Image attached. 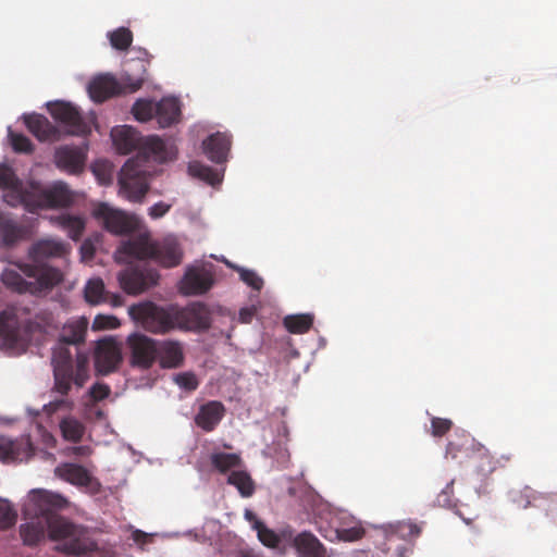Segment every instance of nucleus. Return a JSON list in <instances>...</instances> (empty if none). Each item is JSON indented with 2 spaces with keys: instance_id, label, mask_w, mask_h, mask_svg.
I'll return each mask as SVG.
<instances>
[{
  "instance_id": "f257e3e1",
  "label": "nucleus",
  "mask_w": 557,
  "mask_h": 557,
  "mask_svg": "<svg viewBox=\"0 0 557 557\" xmlns=\"http://www.w3.org/2000/svg\"><path fill=\"white\" fill-rule=\"evenodd\" d=\"M71 252V245L57 238H42L35 242L28 249L32 263L18 262L13 269H4L1 282L18 294L37 295L51 290L63 281V273L58 268L46 263L53 258H65Z\"/></svg>"
},
{
  "instance_id": "f03ea898",
  "label": "nucleus",
  "mask_w": 557,
  "mask_h": 557,
  "mask_svg": "<svg viewBox=\"0 0 557 557\" xmlns=\"http://www.w3.org/2000/svg\"><path fill=\"white\" fill-rule=\"evenodd\" d=\"M34 513L46 519L49 537L58 541L57 549L61 553L84 556L98 549L97 543L88 535L85 528L54 515L69 506V500L61 494L47 490H34L30 493Z\"/></svg>"
},
{
  "instance_id": "7ed1b4c3",
  "label": "nucleus",
  "mask_w": 557,
  "mask_h": 557,
  "mask_svg": "<svg viewBox=\"0 0 557 557\" xmlns=\"http://www.w3.org/2000/svg\"><path fill=\"white\" fill-rule=\"evenodd\" d=\"M88 321L85 318L71 320L64 324L58 344L52 350L51 364L53 368L52 391L66 395L74 385L82 388L89 379L88 358L84 354L73 359L69 345H77L85 341Z\"/></svg>"
},
{
  "instance_id": "20e7f679",
  "label": "nucleus",
  "mask_w": 557,
  "mask_h": 557,
  "mask_svg": "<svg viewBox=\"0 0 557 557\" xmlns=\"http://www.w3.org/2000/svg\"><path fill=\"white\" fill-rule=\"evenodd\" d=\"M115 255L116 259L122 262L131 263V259H152L165 268H173L181 263L183 251L173 237L150 243L147 237L139 236L123 242Z\"/></svg>"
},
{
  "instance_id": "39448f33",
  "label": "nucleus",
  "mask_w": 557,
  "mask_h": 557,
  "mask_svg": "<svg viewBox=\"0 0 557 557\" xmlns=\"http://www.w3.org/2000/svg\"><path fill=\"white\" fill-rule=\"evenodd\" d=\"M421 529L410 521H400L380 532L375 549L355 550L350 557H405L409 552L407 542L417 537Z\"/></svg>"
},
{
  "instance_id": "423d86ee",
  "label": "nucleus",
  "mask_w": 557,
  "mask_h": 557,
  "mask_svg": "<svg viewBox=\"0 0 557 557\" xmlns=\"http://www.w3.org/2000/svg\"><path fill=\"white\" fill-rule=\"evenodd\" d=\"M131 318L146 331L164 334L176 329L175 306L163 308L147 301L128 308Z\"/></svg>"
},
{
  "instance_id": "0eeeda50",
  "label": "nucleus",
  "mask_w": 557,
  "mask_h": 557,
  "mask_svg": "<svg viewBox=\"0 0 557 557\" xmlns=\"http://www.w3.org/2000/svg\"><path fill=\"white\" fill-rule=\"evenodd\" d=\"M148 177L145 159L139 157L128 159L119 176L121 193L132 201H141L149 189Z\"/></svg>"
},
{
  "instance_id": "6e6552de",
  "label": "nucleus",
  "mask_w": 557,
  "mask_h": 557,
  "mask_svg": "<svg viewBox=\"0 0 557 557\" xmlns=\"http://www.w3.org/2000/svg\"><path fill=\"white\" fill-rule=\"evenodd\" d=\"M145 77H131L128 74L117 81L111 74H103L95 77L88 85L90 98L96 102H103L107 99L120 94L135 92L141 88Z\"/></svg>"
},
{
  "instance_id": "1a4fd4ad",
  "label": "nucleus",
  "mask_w": 557,
  "mask_h": 557,
  "mask_svg": "<svg viewBox=\"0 0 557 557\" xmlns=\"http://www.w3.org/2000/svg\"><path fill=\"white\" fill-rule=\"evenodd\" d=\"M135 264H129L119 274L121 287L127 294H140L156 285L159 280L157 270L148 267L146 259H136Z\"/></svg>"
},
{
  "instance_id": "9d476101",
  "label": "nucleus",
  "mask_w": 557,
  "mask_h": 557,
  "mask_svg": "<svg viewBox=\"0 0 557 557\" xmlns=\"http://www.w3.org/2000/svg\"><path fill=\"white\" fill-rule=\"evenodd\" d=\"M92 215L102 223L108 232L115 235L129 234L137 227V221L134 216L104 202L98 203L94 208Z\"/></svg>"
},
{
  "instance_id": "9b49d317",
  "label": "nucleus",
  "mask_w": 557,
  "mask_h": 557,
  "mask_svg": "<svg viewBox=\"0 0 557 557\" xmlns=\"http://www.w3.org/2000/svg\"><path fill=\"white\" fill-rule=\"evenodd\" d=\"M157 341L141 333H133L126 338L129 362L133 367L149 369L157 360Z\"/></svg>"
},
{
  "instance_id": "f8f14e48",
  "label": "nucleus",
  "mask_w": 557,
  "mask_h": 557,
  "mask_svg": "<svg viewBox=\"0 0 557 557\" xmlns=\"http://www.w3.org/2000/svg\"><path fill=\"white\" fill-rule=\"evenodd\" d=\"M176 329L207 331L211 325V312L202 302H193L185 308L175 306Z\"/></svg>"
},
{
  "instance_id": "ddd939ff",
  "label": "nucleus",
  "mask_w": 557,
  "mask_h": 557,
  "mask_svg": "<svg viewBox=\"0 0 557 557\" xmlns=\"http://www.w3.org/2000/svg\"><path fill=\"white\" fill-rule=\"evenodd\" d=\"M74 195L64 182H55L48 188L36 183V205L39 209L65 208L73 203Z\"/></svg>"
},
{
  "instance_id": "4468645a",
  "label": "nucleus",
  "mask_w": 557,
  "mask_h": 557,
  "mask_svg": "<svg viewBox=\"0 0 557 557\" xmlns=\"http://www.w3.org/2000/svg\"><path fill=\"white\" fill-rule=\"evenodd\" d=\"M95 369L97 373L107 375L114 372L122 362V350L113 338H104L95 348Z\"/></svg>"
},
{
  "instance_id": "2eb2a0df",
  "label": "nucleus",
  "mask_w": 557,
  "mask_h": 557,
  "mask_svg": "<svg viewBox=\"0 0 557 557\" xmlns=\"http://www.w3.org/2000/svg\"><path fill=\"white\" fill-rule=\"evenodd\" d=\"M52 117L63 124L72 135H86L90 132L76 107L67 102H55L49 108Z\"/></svg>"
},
{
  "instance_id": "dca6fc26",
  "label": "nucleus",
  "mask_w": 557,
  "mask_h": 557,
  "mask_svg": "<svg viewBox=\"0 0 557 557\" xmlns=\"http://www.w3.org/2000/svg\"><path fill=\"white\" fill-rule=\"evenodd\" d=\"M86 151L77 146H61L54 152V163L58 169L71 174L79 173L85 165Z\"/></svg>"
},
{
  "instance_id": "f3484780",
  "label": "nucleus",
  "mask_w": 557,
  "mask_h": 557,
  "mask_svg": "<svg viewBox=\"0 0 557 557\" xmlns=\"http://www.w3.org/2000/svg\"><path fill=\"white\" fill-rule=\"evenodd\" d=\"M7 190L3 199L9 206H23L30 213L37 212L36 183H30L28 186H25L20 180L18 186L9 187Z\"/></svg>"
},
{
  "instance_id": "a211bd4d",
  "label": "nucleus",
  "mask_w": 557,
  "mask_h": 557,
  "mask_svg": "<svg viewBox=\"0 0 557 557\" xmlns=\"http://www.w3.org/2000/svg\"><path fill=\"white\" fill-rule=\"evenodd\" d=\"M213 284L212 274L205 269H191L182 280L181 290L185 295H201L207 293Z\"/></svg>"
},
{
  "instance_id": "6ab92c4d",
  "label": "nucleus",
  "mask_w": 557,
  "mask_h": 557,
  "mask_svg": "<svg viewBox=\"0 0 557 557\" xmlns=\"http://www.w3.org/2000/svg\"><path fill=\"white\" fill-rule=\"evenodd\" d=\"M225 414V407L221 401L210 400L199 407L195 423L205 432H212Z\"/></svg>"
},
{
  "instance_id": "aec40b11",
  "label": "nucleus",
  "mask_w": 557,
  "mask_h": 557,
  "mask_svg": "<svg viewBox=\"0 0 557 557\" xmlns=\"http://www.w3.org/2000/svg\"><path fill=\"white\" fill-rule=\"evenodd\" d=\"M54 475L75 486L86 487L95 481L85 467L72 462L60 463L54 469Z\"/></svg>"
},
{
  "instance_id": "412c9836",
  "label": "nucleus",
  "mask_w": 557,
  "mask_h": 557,
  "mask_svg": "<svg viewBox=\"0 0 557 557\" xmlns=\"http://www.w3.org/2000/svg\"><path fill=\"white\" fill-rule=\"evenodd\" d=\"M157 359L161 368L175 369L183 364L184 352L183 347L177 341H160L157 343Z\"/></svg>"
},
{
  "instance_id": "4be33fe9",
  "label": "nucleus",
  "mask_w": 557,
  "mask_h": 557,
  "mask_svg": "<svg viewBox=\"0 0 557 557\" xmlns=\"http://www.w3.org/2000/svg\"><path fill=\"white\" fill-rule=\"evenodd\" d=\"M203 151L206 156L215 163H223L227 159L231 148V138L224 133H215L210 135L203 141Z\"/></svg>"
},
{
  "instance_id": "5701e85b",
  "label": "nucleus",
  "mask_w": 557,
  "mask_h": 557,
  "mask_svg": "<svg viewBox=\"0 0 557 557\" xmlns=\"http://www.w3.org/2000/svg\"><path fill=\"white\" fill-rule=\"evenodd\" d=\"M111 138L115 149L121 154L131 153L140 141L138 132L129 125L115 126L111 131Z\"/></svg>"
},
{
  "instance_id": "b1692460",
  "label": "nucleus",
  "mask_w": 557,
  "mask_h": 557,
  "mask_svg": "<svg viewBox=\"0 0 557 557\" xmlns=\"http://www.w3.org/2000/svg\"><path fill=\"white\" fill-rule=\"evenodd\" d=\"M298 557H325L324 545L310 532H301L293 540Z\"/></svg>"
},
{
  "instance_id": "393cba45",
  "label": "nucleus",
  "mask_w": 557,
  "mask_h": 557,
  "mask_svg": "<svg viewBox=\"0 0 557 557\" xmlns=\"http://www.w3.org/2000/svg\"><path fill=\"white\" fill-rule=\"evenodd\" d=\"M24 122L28 131L40 141L52 139L58 134L55 126L41 114L25 115Z\"/></svg>"
},
{
  "instance_id": "a878e982",
  "label": "nucleus",
  "mask_w": 557,
  "mask_h": 557,
  "mask_svg": "<svg viewBox=\"0 0 557 557\" xmlns=\"http://www.w3.org/2000/svg\"><path fill=\"white\" fill-rule=\"evenodd\" d=\"M181 107L175 98H163L157 102L156 119L160 127L165 128L178 121Z\"/></svg>"
},
{
  "instance_id": "bb28decb",
  "label": "nucleus",
  "mask_w": 557,
  "mask_h": 557,
  "mask_svg": "<svg viewBox=\"0 0 557 557\" xmlns=\"http://www.w3.org/2000/svg\"><path fill=\"white\" fill-rule=\"evenodd\" d=\"M0 235L5 247H12L27 235V228L17 222L0 216Z\"/></svg>"
},
{
  "instance_id": "cd10ccee",
  "label": "nucleus",
  "mask_w": 557,
  "mask_h": 557,
  "mask_svg": "<svg viewBox=\"0 0 557 557\" xmlns=\"http://www.w3.org/2000/svg\"><path fill=\"white\" fill-rule=\"evenodd\" d=\"M59 428L62 437L67 442L78 443L85 434L84 423L73 416L64 417L60 421Z\"/></svg>"
},
{
  "instance_id": "c85d7f7f",
  "label": "nucleus",
  "mask_w": 557,
  "mask_h": 557,
  "mask_svg": "<svg viewBox=\"0 0 557 557\" xmlns=\"http://www.w3.org/2000/svg\"><path fill=\"white\" fill-rule=\"evenodd\" d=\"M472 443L473 440L469 433L465 431L455 432L447 444L446 456H450L453 459H456L459 455L467 454L469 448L472 446Z\"/></svg>"
},
{
  "instance_id": "c756f323",
  "label": "nucleus",
  "mask_w": 557,
  "mask_h": 557,
  "mask_svg": "<svg viewBox=\"0 0 557 557\" xmlns=\"http://www.w3.org/2000/svg\"><path fill=\"white\" fill-rule=\"evenodd\" d=\"M188 173L191 176L198 177L212 186L222 182V174L220 172L198 161L189 163Z\"/></svg>"
},
{
  "instance_id": "7c9ffc66",
  "label": "nucleus",
  "mask_w": 557,
  "mask_h": 557,
  "mask_svg": "<svg viewBox=\"0 0 557 557\" xmlns=\"http://www.w3.org/2000/svg\"><path fill=\"white\" fill-rule=\"evenodd\" d=\"M212 467L220 473H226L232 469L238 468L242 463L239 455L234 453H213L210 456Z\"/></svg>"
},
{
  "instance_id": "2f4dec72",
  "label": "nucleus",
  "mask_w": 557,
  "mask_h": 557,
  "mask_svg": "<svg viewBox=\"0 0 557 557\" xmlns=\"http://www.w3.org/2000/svg\"><path fill=\"white\" fill-rule=\"evenodd\" d=\"M283 323L289 333L305 334L313 324V315L309 313L292 314L285 317Z\"/></svg>"
},
{
  "instance_id": "473e14b6",
  "label": "nucleus",
  "mask_w": 557,
  "mask_h": 557,
  "mask_svg": "<svg viewBox=\"0 0 557 557\" xmlns=\"http://www.w3.org/2000/svg\"><path fill=\"white\" fill-rule=\"evenodd\" d=\"M227 483L234 485L243 497H250L255 492V483L246 471H232Z\"/></svg>"
},
{
  "instance_id": "72a5a7b5",
  "label": "nucleus",
  "mask_w": 557,
  "mask_h": 557,
  "mask_svg": "<svg viewBox=\"0 0 557 557\" xmlns=\"http://www.w3.org/2000/svg\"><path fill=\"white\" fill-rule=\"evenodd\" d=\"M59 225L65 230L69 237L78 240L85 230V221L83 218L71 214H61L58 218Z\"/></svg>"
},
{
  "instance_id": "f704fd0d",
  "label": "nucleus",
  "mask_w": 557,
  "mask_h": 557,
  "mask_svg": "<svg viewBox=\"0 0 557 557\" xmlns=\"http://www.w3.org/2000/svg\"><path fill=\"white\" fill-rule=\"evenodd\" d=\"M20 533L24 544L28 546L37 545L45 536L44 527L34 522L22 524Z\"/></svg>"
},
{
  "instance_id": "c9c22d12",
  "label": "nucleus",
  "mask_w": 557,
  "mask_h": 557,
  "mask_svg": "<svg viewBox=\"0 0 557 557\" xmlns=\"http://www.w3.org/2000/svg\"><path fill=\"white\" fill-rule=\"evenodd\" d=\"M111 46L121 51L127 50L133 42V33L126 27H119L117 29L108 34Z\"/></svg>"
},
{
  "instance_id": "e433bc0d",
  "label": "nucleus",
  "mask_w": 557,
  "mask_h": 557,
  "mask_svg": "<svg viewBox=\"0 0 557 557\" xmlns=\"http://www.w3.org/2000/svg\"><path fill=\"white\" fill-rule=\"evenodd\" d=\"M156 110L157 103L146 99H138L132 108V113L137 121L148 122L156 116Z\"/></svg>"
},
{
  "instance_id": "4c0bfd02",
  "label": "nucleus",
  "mask_w": 557,
  "mask_h": 557,
  "mask_svg": "<svg viewBox=\"0 0 557 557\" xmlns=\"http://www.w3.org/2000/svg\"><path fill=\"white\" fill-rule=\"evenodd\" d=\"M539 498H541L540 494L529 486L511 492L512 503L523 509L534 505Z\"/></svg>"
},
{
  "instance_id": "58836bf2",
  "label": "nucleus",
  "mask_w": 557,
  "mask_h": 557,
  "mask_svg": "<svg viewBox=\"0 0 557 557\" xmlns=\"http://www.w3.org/2000/svg\"><path fill=\"white\" fill-rule=\"evenodd\" d=\"M104 284L100 278H91L85 287V298L90 304H98L103 298Z\"/></svg>"
},
{
  "instance_id": "ea45409f",
  "label": "nucleus",
  "mask_w": 557,
  "mask_h": 557,
  "mask_svg": "<svg viewBox=\"0 0 557 557\" xmlns=\"http://www.w3.org/2000/svg\"><path fill=\"white\" fill-rule=\"evenodd\" d=\"M255 530L258 533V539L263 545L274 548L280 544L278 535L274 531L268 529L262 521L256 520Z\"/></svg>"
},
{
  "instance_id": "a19ab883",
  "label": "nucleus",
  "mask_w": 557,
  "mask_h": 557,
  "mask_svg": "<svg viewBox=\"0 0 557 557\" xmlns=\"http://www.w3.org/2000/svg\"><path fill=\"white\" fill-rule=\"evenodd\" d=\"M145 148L160 161L166 159V145L158 136H150L145 140Z\"/></svg>"
},
{
  "instance_id": "79ce46f5",
  "label": "nucleus",
  "mask_w": 557,
  "mask_h": 557,
  "mask_svg": "<svg viewBox=\"0 0 557 557\" xmlns=\"http://www.w3.org/2000/svg\"><path fill=\"white\" fill-rule=\"evenodd\" d=\"M20 456V444L8 437H0V459H17Z\"/></svg>"
},
{
  "instance_id": "37998d69",
  "label": "nucleus",
  "mask_w": 557,
  "mask_h": 557,
  "mask_svg": "<svg viewBox=\"0 0 557 557\" xmlns=\"http://www.w3.org/2000/svg\"><path fill=\"white\" fill-rule=\"evenodd\" d=\"M9 137L11 140V146L15 152L30 153L34 150L32 141L25 135L16 134L10 131Z\"/></svg>"
},
{
  "instance_id": "c03bdc74",
  "label": "nucleus",
  "mask_w": 557,
  "mask_h": 557,
  "mask_svg": "<svg viewBox=\"0 0 557 557\" xmlns=\"http://www.w3.org/2000/svg\"><path fill=\"white\" fill-rule=\"evenodd\" d=\"M336 539L345 542H352L361 539L364 534L363 528L356 523L349 528H337L335 530Z\"/></svg>"
},
{
  "instance_id": "a18cd8bd",
  "label": "nucleus",
  "mask_w": 557,
  "mask_h": 557,
  "mask_svg": "<svg viewBox=\"0 0 557 557\" xmlns=\"http://www.w3.org/2000/svg\"><path fill=\"white\" fill-rule=\"evenodd\" d=\"M60 395L62 396L61 398L54 399L44 406V411L48 416H51L60 410L71 411L74 408V401L66 397L69 393L66 395Z\"/></svg>"
},
{
  "instance_id": "49530a36",
  "label": "nucleus",
  "mask_w": 557,
  "mask_h": 557,
  "mask_svg": "<svg viewBox=\"0 0 557 557\" xmlns=\"http://www.w3.org/2000/svg\"><path fill=\"white\" fill-rule=\"evenodd\" d=\"M16 518V512L13 510L10 504L0 500V529H10L15 524Z\"/></svg>"
},
{
  "instance_id": "de8ad7c7",
  "label": "nucleus",
  "mask_w": 557,
  "mask_h": 557,
  "mask_svg": "<svg viewBox=\"0 0 557 557\" xmlns=\"http://www.w3.org/2000/svg\"><path fill=\"white\" fill-rule=\"evenodd\" d=\"M18 181L20 178L12 168L7 164H0V188L16 187L18 186Z\"/></svg>"
},
{
  "instance_id": "09e8293b",
  "label": "nucleus",
  "mask_w": 557,
  "mask_h": 557,
  "mask_svg": "<svg viewBox=\"0 0 557 557\" xmlns=\"http://www.w3.org/2000/svg\"><path fill=\"white\" fill-rule=\"evenodd\" d=\"M453 428V421L445 418L433 417L431 419V434L435 437L444 436Z\"/></svg>"
},
{
  "instance_id": "8fccbe9b",
  "label": "nucleus",
  "mask_w": 557,
  "mask_h": 557,
  "mask_svg": "<svg viewBox=\"0 0 557 557\" xmlns=\"http://www.w3.org/2000/svg\"><path fill=\"white\" fill-rule=\"evenodd\" d=\"M120 326V321L114 315L98 314L94 319V330H113Z\"/></svg>"
},
{
  "instance_id": "3c124183",
  "label": "nucleus",
  "mask_w": 557,
  "mask_h": 557,
  "mask_svg": "<svg viewBox=\"0 0 557 557\" xmlns=\"http://www.w3.org/2000/svg\"><path fill=\"white\" fill-rule=\"evenodd\" d=\"M174 381L180 387L186 391H195L198 387V380L196 375L190 372L176 374Z\"/></svg>"
},
{
  "instance_id": "603ef678",
  "label": "nucleus",
  "mask_w": 557,
  "mask_h": 557,
  "mask_svg": "<svg viewBox=\"0 0 557 557\" xmlns=\"http://www.w3.org/2000/svg\"><path fill=\"white\" fill-rule=\"evenodd\" d=\"M239 275L243 282L256 290H260L263 285V280L253 271L247 269H239Z\"/></svg>"
},
{
  "instance_id": "864d4df0",
  "label": "nucleus",
  "mask_w": 557,
  "mask_h": 557,
  "mask_svg": "<svg viewBox=\"0 0 557 557\" xmlns=\"http://www.w3.org/2000/svg\"><path fill=\"white\" fill-rule=\"evenodd\" d=\"M110 387L103 383H96L89 389V395L94 401H100L110 395Z\"/></svg>"
},
{
  "instance_id": "5fc2aeb1",
  "label": "nucleus",
  "mask_w": 557,
  "mask_h": 557,
  "mask_svg": "<svg viewBox=\"0 0 557 557\" xmlns=\"http://www.w3.org/2000/svg\"><path fill=\"white\" fill-rule=\"evenodd\" d=\"M170 208H171V206L163 201L157 202L149 209V215L152 219H159V218L163 216L164 214H166L169 212Z\"/></svg>"
},
{
  "instance_id": "6e6d98bb",
  "label": "nucleus",
  "mask_w": 557,
  "mask_h": 557,
  "mask_svg": "<svg viewBox=\"0 0 557 557\" xmlns=\"http://www.w3.org/2000/svg\"><path fill=\"white\" fill-rule=\"evenodd\" d=\"M81 252L84 259H91L95 255V247L89 240H85L81 246Z\"/></svg>"
},
{
  "instance_id": "4d7b16f0",
  "label": "nucleus",
  "mask_w": 557,
  "mask_h": 557,
  "mask_svg": "<svg viewBox=\"0 0 557 557\" xmlns=\"http://www.w3.org/2000/svg\"><path fill=\"white\" fill-rule=\"evenodd\" d=\"M69 451L77 456H88L90 455L91 449L89 446H74L69 448Z\"/></svg>"
},
{
  "instance_id": "13d9d810",
  "label": "nucleus",
  "mask_w": 557,
  "mask_h": 557,
  "mask_svg": "<svg viewBox=\"0 0 557 557\" xmlns=\"http://www.w3.org/2000/svg\"><path fill=\"white\" fill-rule=\"evenodd\" d=\"M253 317V310L244 308L239 311V320L243 323H250Z\"/></svg>"
},
{
  "instance_id": "bf43d9fd",
  "label": "nucleus",
  "mask_w": 557,
  "mask_h": 557,
  "mask_svg": "<svg viewBox=\"0 0 557 557\" xmlns=\"http://www.w3.org/2000/svg\"><path fill=\"white\" fill-rule=\"evenodd\" d=\"M8 335V325L4 321V313L0 314V341Z\"/></svg>"
},
{
  "instance_id": "052dcab7",
  "label": "nucleus",
  "mask_w": 557,
  "mask_h": 557,
  "mask_svg": "<svg viewBox=\"0 0 557 557\" xmlns=\"http://www.w3.org/2000/svg\"><path fill=\"white\" fill-rule=\"evenodd\" d=\"M245 518H246L248 521L252 522V523H253V527L256 525V520H259V519L257 518V516L255 515V512H252L251 510H246V511H245Z\"/></svg>"
},
{
  "instance_id": "680f3d73",
  "label": "nucleus",
  "mask_w": 557,
  "mask_h": 557,
  "mask_svg": "<svg viewBox=\"0 0 557 557\" xmlns=\"http://www.w3.org/2000/svg\"><path fill=\"white\" fill-rule=\"evenodd\" d=\"M145 536H146V534H145L144 532H141V531H138V530H137L136 532H134V540H135L136 542H139V541H140L141 539H144Z\"/></svg>"
}]
</instances>
